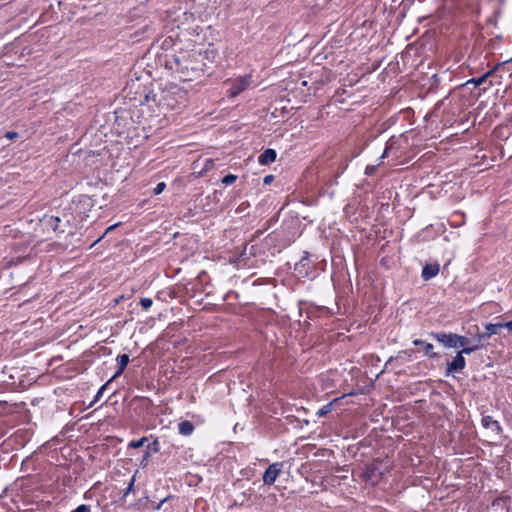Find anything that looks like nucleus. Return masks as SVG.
Returning <instances> with one entry per match:
<instances>
[{"instance_id": "18", "label": "nucleus", "mask_w": 512, "mask_h": 512, "mask_svg": "<svg viewBox=\"0 0 512 512\" xmlns=\"http://www.w3.org/2000/svg\"><path fill=\"white\" fill-rule=\"evenodd\" d=\"M149 440V438L147 436H143L139 439H133L131 440L128 445H127V449H138L142 446H144V444Z\"/></svg>"}, {"instance_id": "37", "label": "nucleus", "mask_w": 512, "mask_h": 512, "mask_svg": "<svg viewBox=\"0 0 512 512\" xmlns=\"http://www.w3.org/2000/svg\"><path fill=\"white\" fill-rule=\"evenodd\" d=\"M115 226H110L108 229H107V232L111 231L114 229Z\"/></svg>"}, {"instance_id": "24", "label": "nucleus", "mask_w": 512, "mask_h": 512, "mask_svg": "<svg viewBox=\"0 0 512 512\" xmlns=\"http://www.w3.org/2000/svg\"><path fill=\"white\" fill-rule=\"evenodd\" d=\"M153 304V301L151 298H141L140 299V305L144 310H148Z\"/></svg>"}, {"instance_id": "32", "label": "nucleus", "mask_w": 512, "mask_h": 512, "mask_svg": "<svg viewBox=\"0 0 512 512\" xmlns=\"http://www.w3.org/2000/svg\"><path fill=\"white\" fill-rule=\"evenodd\" d=\"M461 338L463 340L460 341L461 343H458V347H462V349H464V347H469L468 346L469 339L467 337H465V336H461Z\"/></svg>"}, {"instance_id": "3", "label": "nucleus", "mask_w": 512, "mask_h": 512, "mask_svg": "<svg viewBox=\"0 0 512 512\" xmlns=\"http://www.w3.org/2000/svg\"><path fill=\"white\" fill-rule=\"evenodd\" d=\"M187 92L176 85H171L162 90L159 98V107L165 110H177L185 106Z\"/></svg>"}, {"instance_id": "17", "label": "nucleus", "mask_w": 512, "mask_h": 512, "mask_svg": "<svg viewBox=\"0 0 512 512\" xmlns=\"http://www.w3.org/2000/svg\"><path fill=\"white\" fill-rule=\"evenodd\" d=\"M148 438H153L151 442L148 443L147 449L153 454L159 453L161 449L160 441L157 437L150 435Z\"/></svg>"}, {"instance_id": "30", "label": "nucleus", "mask_w": 512, "mask_h": 512, "mask_svg": "<svg viewBox=\"0 0 512 512\" xmlns=\"http://www.w3.org/2000/svg\"><path fill=\"white\" fill-rule=\"evenodd\" d=\"M134 481H135V478L132 477L128 487L124 490V496H127L132 491V489L134 487Z\"/></svg>"}, {"instance_id": "4", "label": "nucleus", "mask_w": 512, "mask_h": 512, "mask_svg": "<svg viewBox=\"0 0 512 512\" xmlns=\"http://www.w3.org/2000/svg\"><path fill=\"white\" fill-rule=\"evenodd\" d=\"M409 143L407 137H391L381 155V159L391 158L394 164L402 163V159L408 155Z\"/></svg>"}, {"instance_id": "26", "label": "nucleus", "mask_w": 512, "mask_h": 512, "mask_svg": "<svg viewBox=\"0 0 512 512\" xmlns=\"http://www.w3.org/2000/svg\"><path fill=\"white\" fill-rule=\"evenodd\" d=\"M378 165H368L365 168V174L367 176H372L377 171Z\"/></svg>"}, {"instance_id": "15", "label": "nucleus", "mask_w": 512, "mask_h": 512, "mask_svg": "<svg viewBox=\"0 0 512 512\" xmlns=\"http://www.w3.org/2000/svg\"><path fill=\"white\" fill-rule=\"evenodd\" d=\"M482 425L485 428H490L492 430H495L497 432L501 431L500 423L497 420H494L492 416H484L482 417Z\"/></svg>"}, {"instance_id": "28", "label": "nucleus", "mask_w": 512, "mask_h": 512, "mask_svg": "<svg viewBox=\"0 0 512 512\" xmlns=\"http://www.w3.org/2000/svg\"><path fill=\"white\" fill-rule=\"evenodd\" d=\"M172 497L173 496L169 495V496L165 497L164 499H162L159 503H157L156 506H154V510L158 511V510L162 509L164 503L166 501H168L169 499H171Z\"/></svg>"}, {"instance_id": "14", "label": "nucleus", "mask_w": 512, "mask_h": 512, "mask_svg": "<svg viewBox=\"0 0 512 512\" xmlns=\"http://www.w3.org/2000/svg\"><path fill=\"white\" fill-rule=\"evenodd\" d=\"M502 328L501 322L499 323H489L485 326V333L481 335V338H490L492 335L499 334L500 329Z\"/></svg>"}, {"instance_id": "36", "label": "nucleus", "mask_w": 512, "mask_h": 512, "mask_svg": "<svg viewBox=\"0 0 512 512\" xmlns=\"http://www.w3.org/2000/svg\"><path fill=\"white\" fill-rule=\"evenodd\" d=\"M50 221H52V222H55V223H56V222H59L60 220H59V218H53V217H51V218H50Z\"/></svg>"}, {"instance_id": "19", "label": "nucleus", "mask_w": 512, "mask_h": 512, "mask_svg": "<svg viewBox=\"0 0 512 512\" xmlns=\"http://www.w3.org/2000/svg\"><path fill=\"white\" fill-rule=\"evenodd\" d=\"M338 401V398L334 399L333 401L323 405L317 412L318 416H325L326 414L330 413L333 409V405L335 402Z\"/></svg>"}, {"instance_id": "9", "label": "nucleus", "mask_w": 512, "mask_h": 512, "mask_svg": "<svg viewBox=\"0 0 512 512\" xmlns=\"http://www.w3.org/2000/svg\"><path fill=\"white\" fill-rule=\"evenodd\" d=\"M313 268V264L309 259V253L305 252V255L297 262L294 266L295 272L302 277H306L310 274Z\"/></svg>"}, {"instance_id": "13", "label": "nucleus", "mask_w": 512, "mask_h": 512, "mask_svg": "<svg viewBox=\"0 0 512 512\" xmlns=\"http://www.w3.org/2000/svg\"><path fill=\"white\" fill-rule=\"evenodd\" d=\"M129 361H130V359H129V356L127 354H122V355H119L117 357L118 369L115 372V374L110 378V381H113L114 379L119 377L124 372V370L127 367Z\"/></svg>"}, {"instance_id": "1", "label": "nucleus", "mask_w": 512, "mask_h": 512, "mask_svg": "<svg viewBox=\"0 0 512 512\" xmlns=\"http://www.w3.org/2000/svg\"><path fill=\"white\" fill-rule=\"evenodd\" d=\"M217 55L212 47L181 49L166 59V67L182 82L200 81L208 74Z\"/></svg>"}, {"instance_id": "12", "label": "nucleus", "mask_w": 512, "mask_h": 512, "mask_svg": "<svg viewBox=\"0 0 512 512\" xmlns=\"http://www.w3.org/2000/svg\"><path fill=\"white\" fill-rule=\"evenodd\" d=\"M277 154L274 149L268 148L258 157V162L261 165H268L276 160Z\"/></svg>"}, {"instance_id": "10", "label": "nucleus", "mask_w": 512, "mask_h": 512, "mask_svg": "<svg viewBox=\"0 0 512 512\" xmlns=\"http://www.w3.org/2000/svg\"><path fill=\"white\" fill-rule=\"evenodd\" d=\"M505 63L506 62L497 63L496 65L493 66V68L484 73L482 76L468 80L467 84L472 83L474 84V86H480L486 81L487 78L491 77L496 71L503 67Z\"/></svg>"}, {"instance_id": "33", "label": "nucleus", "mask_w": 512, "mask_h": 512, "mask_svg": "<svg viewBox=\"0 0 512 512\" xmlns=\"http://www.w3.org/2000/svg\"><path fill=\"white\" fill-rule=\"evenodd\" d=\"M273 180H274V176L273 175H271V174L270 175H266L264 177V179H263V183L265 185H268V184L272 183Z\"/></svg>"}, {"instance_id": "16", "label": "nucleus", "mask_w": 512, "mask_h": 512, "mask_svg": "<svg viewBox=\"0 0 512 512\" xmlns=\"http://www.w3.org/2000/svg\"><path fill=\"white\" fill-rule=\"evenodd\" d=\"M178 430L180 434L188 436L194 431V426L190 421L185 420L179 423Z\"/></svg>"}, {"instance_id": "8", "label": "nucleus", "mask_w": 512, "mask_h": 512, "mask_svg": "<svg viewBox=\"0 0 512 512\" xmlns=\"http://www.w3.org/2000/svg\"><path fill=\"white\" fill-rule=\"evenodd\" d=\"M432 336L439 343H441L444 346L449 347V348H457L458 343H461L460 341L463 340L461 338V335H458L455 333L439 332V333H433Z\"/></svg>"}, {"instance_id": "2", "label": "nucleus", "mask_w": 512, "mask_h": 512, "mask_svg": "<svg viewBox=\"0 0 512 512\" xmlns=\"http://www.w3.org/2000/svg\"><path fill=\"white\" fill-rule=\"evenodd\" d=\"M391 464L387 460L374 459L369 463H366L363 467L354 470V474L370 484L377 485L381 482L383 476L390 471Z\"/></svg>"}, {"instance_id": "6", "label": "nucleus", "mask_w": 512, "mask_h": 512, "mask_svg": "<svg viewBox=\"0 0 512 512\" xmlns=\"http://www.w3.org/2000/svg\"><path fill=\"white\" fill-rule=\"evenodd\" d=\"M478 349V346L475 345L473 347H464L461 351L457 353L454 359L451 362L447 363L446 374H451L454 372L462 371L466 366V360L463 354H471L475 350Z\"/></svg>"}, {"instance_id": "21", "label": "nucleus", "mask_w": 512, "mask_h": 512, "mask_svg": "<svg viewBox=\"0 0 512 512\" xmlns=\"http://www.w3.org/2000/svg\"><path fill=\"white\" fill-rule=\"evenodd\" d=\"M111 382H112V381L108 380L104 385H102V386L100 387V389L97 391V393H96V395H95V397H94V400L92 401V403L90 404V406H89V407H92V406H93V404H95L96 402H98V401L101 399V397H102V395H103V392L105 391L106 387H107Z\"/></svg>"}, {"instance_id": "22", "label": "nucleus", "mask_w": 512, "mask_h": 512, "mask_svg": "<svg viewBox=\"0 0 512 512\" xmlns=\"http://www.w3.org/2000/svg\"><path fill=\"white\" fill-rule=\"evenodd\" d=\"M424 352L429 358H436L438 354L434 352V347L431 343H426L424 346Z\"/></svg>"}, {"instance_id": "31", "label": "nucleus", "mask_w": 512, "mask_h": 512, "mask_svg": "<svg viewBox=\"0 0 512 512\" xmlns=\"http://www.w3.org/2000/svg\"><path fill=\"white\" fill-rule=\"evenodd\" d=\"M4 136H5V138H7V139L13 140V139H15V138H17V137H18V133H17V132H15V131H8V132H6V133H5V135H4Z\"/></svg>"}, {"instance_id": "27", "label": "nucleus", "mask_w": 512, "mask_h": 512, "mask_svg": "<svg viewBox=\"0 0 512 512\" xmlns=\"http://www.w3.org/2000/svg\"><path fill=\"white\" fill-rule=\"evenodd\" d=\"M165 188H166V184L164 182L158 183L156 185V187L154 188V194L159 195L160 193H162L164 191Z\"/></svg>"}, {"instance_id": "11", "label": "nucleus", "mask_w": 512, "mask_h": 512, "mask_svg": "<svg viewBox=\"0 0 512 512\" xmlns=\"http://www.w3.org/2000/svg\"><path fill=\"white\" fill-rule=\"evenodd\" d=\"M440 271V266L438 263L434 264H426L423 269L421 276L424 280H430L433 277L437 276Z\"/></svg>"}, {"instance_id": "5", "label": "nucleus", "mask_w": 512, "mask_h": 512, "mask_svg": "<svg viewBox=\"0 0 512 512\" xmlns=\"http://www.w3.org/2000/svg\"><path fill=\"white\" fill-rule=\"evenodd\" d=\"M224 84L228 86L227 96L229 98H235L247 89L255 86L252 73L229 78L224 81Z\"/></svg>"}, {"instance_id": "7", "label": "nucleus", "mask_w": 512, "mask_h": 512, "mask_svg": "<svg viewBox=\"0 0 512 512\" xmlns=\"http://www.w3.org/2000/svg\"><path fill=\"white\" fill-rule=\"evenodd\" d=\"M283 463L282 462H274L268 466V468L264 471L262 480L263 483L267 486H272L278 476L282 473Z\"/></svg>"}, {"instance_id": "29", "label": "nucleus", "mask_w": 512, "mask_h": 512, "mask_svg": "<svg viewBox=\"0 0 512 512\" xmlns=\"http://www.w3.org/2000/svg\"><path fill=\"white\" fill-rule=\"evenodd\" d=\"M280 237V234L277 233V232H272L271 234H269L266 238V241H276L278 240Z\"/></svg>"}, {"instance_id": "35", "label": "nucleus", "mask_w": 512, "mask_h": 512, "mask_svg": "<svg viewBox=\"0 0 512 512\" xmlns=\"http://www.w3.org/2000/svg\"><path fill=\"white\" fill-rule=\"evenodd\" d=\"M413 344H414L415 346H421V345H424V346H425L426 342H424V341H423V340H421V339H416V340H414V341H413Z\"/></svg>"}, {"instance_id": "23", "label": "nucleus", "mask_w": 512, "mask_h": 512, "mask_svg": "<svg viewBox=\"0 0 512 512\" xmlns=\"http://www.w3.org/2000/svg\"><path fill=\"white\" fill-rule=\"evenodd\" d=\"M237 180V176L234 174H228L224 176L221 180L222 184L228 186L233 184Z\"/></svg>"}, {"instance_id": "34", "label": "nucleus", "mask_w": 512, "mask_h": 512, "mask_svg": "<svg viewBox=\"0 0 512 512\" xmlns=\"http://www.w3.org/2000/svg\"><path fill=\"white\" fill-rule=\"evenodd\" d=\"M502 328H506L509 331H512V320L508 322L501 323Z\"/></svg>"}, {"instance_id": "20", "label": "nucleus", "mask_w": 512, "mask_h": 512, "mask_svg": "<svg viewBox=\"0 0 512 512\" xmlns=\"http://www.w3.org/2000/svg\"><path fill=\"white\" fill-rule=\"evenodd\" d=\"M152 454H153V453H152V452H150V451L146 448L145 453H144V455L142 456V458H141V460H140V462H139V466H140L141 468H143V469H144V468H146V467L149 465L150 457H151V455H152Z\"/></svg>"}, {"instance_id": "25", "label": "nucleus", "mask_w": 512, "mask_h": 512, "mask_svg": "<svg viewBox=\"0 0 512 512\" xmlns=\"http://www.w3.org/2000/svg\"><path fill=\"white\" fill-rule=\"evenodd\" d=\"M71 512H91V507L86 504H81L76 509L72 510Z\"/></svg>"}]
</instances>
